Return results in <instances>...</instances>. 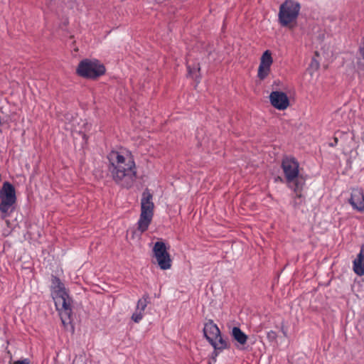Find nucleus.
I'll return each instance as SVG.
<instances>
[{"mask_svg": "<svg viewBox=\"0 0 364 364\" xmlns=\"http://www.w3.org/2000/svg\"><path fill=\"white\" fill-rule=\"evenodd\" d=\"M341 134V132H336V136L333 138V141L329 143V146L331 147L335 146L338 144V135Z\"/></svg>", "mask_w": 364, "mask_h": 364, "instance_id": "obj_23", "label": "nucleus"}, {"mask_svg": "<svg viewBox=\"0 0 364 364\" xmlns=\"http://www.w3.org/2000/svg\"><path fill=\"white\" fill-rule=\"evenodd\" d=\"M210 344L215 350H223L228 347L227 342L221 336V333H220V336H218L217 339H214Z\"/></svg>", "mask_w": 364, "mask_h": 364, "instance_id": "obj_14", "label": "nucleus"}, {"mask_svg": "<svg viewBox=\"0 0 364 364\" xmlns=\"http://www.w3.org/2000/svg\"><path fill=\"white\" fill-rule=\"evenodd\" d=\"M154 264L159 265V241L155 242L154 248Z\"/></svg>", "mask_w": 364, "mask_h": 364, "instance_id": "obj_17", "label": "nucleus"}, {"mask_svg": "<svg viewBox=\"0 0 364 364\" xmlns=\"http://www.w3.org/2000/svg\"><path fill=\"white\" fill-rule=\"evenodd\" d=\"M271 105L278 110H284L289 105L287 95L282 91H272L269 95Z\"/></svg>", "mask_w": 364, "mask_h": 364, "instance_id": "obj_8", "label": "nucleus"}, {"mask_svg": "<svg viewBox=\"0 0 364 364\" xmlns=\"http://www.w3.org/2000/svg\"><path fill=\"white\" fill-rule=\"evenodd\" d=\"M353 269L358 276L364 274V243L361 245L360 252L353 262Z\"/></svg>", "mask_w": 364, "mask_h": 364, "instance_id": "obj_12", "label": "nucleus"}, {"mask_svg": "<svg viewBox=\"0 0 364 364\" xmlns=\"http://www.w3.org/2000/svg\"><path fill=\"white\" fill-rule=\"evenodd\" d=\"M13 364H30V361L28 359L26 358L21 360H17L14 362Z\"/></svg>", "mask_w": 364, "mask_h": 364, "instance_id": "obj_25", "label": "nucleus"}, {"mask_svg": "<svg viewBox=\"0 0 364 364\" xmlns=\"http://www.w3.org/2000/svg\"><path fill=\"white\" fill-rule=\"evenodd\" d=\"M0 211L2 218H4L14 210V205L16 201V190L9 182L5 181L0 189Z\"/></svg>", "mask_w": 364, "mask_h": 364, "instance_id": "obj_5", "label": "nucleus"}, {"mask_svg": "<svg viewBox=\"0 0 364 364\" xmlns=\"http://www.w3.org/2000/svg\"><path fill=\"white\" fill-rule=\"evenodd\" d=\"M154 203L152 201V195L149 190L146 189L141 198V213L137 222V229L133 231L132 237H141V235L145 232L153 218Z\"/></svg>", "mask_w": 364, "mask_h": 364, "instance_id": "obj_3", "label": "nucleus"}, {"mask_svg": "<svg viewBox=\"0 0 364 364\" xmlns=\"http://www.w3.org/2000/svg\"><path fill=\"white\" fill-rule=\"evenodd\" d=\"M281 331H282V333L284 334V336H287V330L284 328V326H282V328H281Z\"/></svg>", "mask_w": 364, "mask_h": 364, "instance_id": "obj_28", "label": "nucleus"}, {"mask_svg": "<svg viewBox=\"0 0 364 364\" xmlns=\"http://www.w3.org/2000/svg\"><path fill=\"white\" fill-rule=\"evenodd\" d=\"M301 10V4L294 0H285L280 6L278 14L279 23L287 27L296 21Z\"/></svg>", "mask_w": 364, "mask_h": 364, "instance_id": "obj_4", "label": "nucleus"}, {"mask_svg": "<svg viewBox=\"0 0 364 364\" xmlns=\"http://www.w3.org/2000/svg\"><path fill=\"white\" fill-rule=\"evenodd\" d=\"M125 152L123 155L112 151L109 154L108 159L114 180L122 186L129 187L134 181L136 172L134 159L127 151Z\"/></svg>", "mask_w": 364, "mask_h": 364, "instance_id": "obj_1", "label": "nucleus"}, {"mask_svg": "<svg viewBox=\"0 0 364 364\" xmlns=\"http://www.w3.org/2000/svg\"><path fill=\"white\" fill-rule=\"evenodd\" d=\"M218 355V353L215 350L213 353L212 358L214 360V362L216 361V358H217Z\"/></svg>", "mask_w": 364, "mask_h": 364, "instance_id": "obj_27", "label": "nucleus"}, {"mask_svg": "<svg viewBox=\"0 0 364 364\" xmlns=\"http://www.w3.org/2000/svg\"><path fill=\"white\" fill-rule=\"evenodd\" d=\"M212 54H213V53H212L211 51H210V53H209V55H212Z\"/></svg>", "mask_w": 364, "mask_h": 364, "instance_id": "obj_29", "label": "nucleus"}, {"mask_svg": "<svg viewBox=\"0 0 364 364\" xmlns=\"http://www.w3.org/2000/svg\"><path fill=\"white\" fill-rule=\"evenodd\" d=\"M148 302V298L146 296H143L141 299H139L136 310L143 312L146 309Z\"/></svg>", "mask_w": 364, "mask_h": 364, "instance_id": "obj_18", "label": "nucleus"}, {"mask_svg": "<svg viewBox=\"0 0 364 364\" xmlns=\"http://www.w3.org/2000/svg\"><path fill=\"white\" fill-rule=\"evenodd\" d=\"M276 336H277V334L274 331H270L268 332L267 333V337L269 338V339H274L276 338Z\"/></svg>", "mask_w": 364, "mask_h": 364, "instance_id": "obj_26", "label": "nucleus"}, {"mask_svg": "<svg viewBox=\"0 0 364 364\" xmlns=\"http://www.w3.org/2000/svg\"><path fill=\"white\" fill-rule=\"evenodd\" d=\"M187 69H188V75L189 76H192L193 73L196 71V67L191 68V65H187Z\"/></svg>", "mask_w": 364, "mask_h": 364, "instance_id": "obj_24", "label": "nucleus"}, {"mask_svg": "<svg viewBox=\"0 0 364 364\" xmlns=\"http://www.w3.org/2000/svg\"><path fill=\"white\" fill-rule=\"evenodd\" d=\"M270 72V67H265L262 65H259L258 68L257 76L259 79H265Z\"/></svg>", "mask_w": 364, "mask_h": 364, "instance_id": "obj_16", "label": "nucleus"}, {"mask_svg": "<svg viewBox=\"0 0 364 364\" xmlns=\"http://www.w3.org/2000/svg\"><path fill=\"white\" fill-rule=\"evenodd\" d=\"M302 198H303V196H302L301 191L294 193V202H293L294 205L295 206L299 205L301 202Z\"/></svg>", "mask_w": 364, "mask_h": 364, "instance_id": "obj_21", "label": "nucleus"}, {"mask_svg": "<svg viewBox=\"0 0 364 364\" xmlns=\"http://www.w3.org/2000/svg\"><path fill=\"white\" fill-rule=\"evenodd\" d=\"M281 168L284 172L287 183L295 181L299 175V164L295 157L284 156L282 159Z\"/></svg>", "mask_w": 364, "mask_h": 364, "instance_id": "obj_7", "label": "nucleus"}, {"mask_svg": "<svg viewBox=\"0 0 364 364\" xmlns=\"http://www.w3.org/2000/svg\"><path fill=\"white\" fill-rule=\"evenodd\" d=\"M168 248L169 247L161 240V269L162 270L169 269L172 266V259L168 252Z\"/></svg>", "mask_w": 364, "mask_h": 364, "instance_id": "obj_11", "label": "nucleus"}, {"mask_svg": "<svg viewBox=\"0 0 364 364\" xmlns=\"http://www.w3.org/2000/svg\"><path fill=\"white\" fill-rule=\"evenodd\" d=\"M231 336L234 341L241 346L245 345L248 338L247 336L237 326H234L232 328Z\"/></svg>", "mask_w": 364, "mask_h": 364, "instance_id": "obj_13", "label": "nucleus"}, {"mask_svg": "<svg viewBox=\"0 0 364 364\" xmlns=\"http://www.w3.org/2000/svg\"><path fill=\"white\" fill-rule=\"evenodd\" d=\"M77 74L82 77L95 78L105 72L102 64L97 60H84L80 62L77 69Z\"/></svg>", "mask_w": 364, "mask_h": 364, "instance_id": "obj_6", "label": "nucleus"}, {"mask_svg": "<svg viewBox=\"0 0 364 364\" xmlns=\"http://www.w3.org/2000/svg\"><path fill=\"white\" fill-rule=\"evenodd\" d=\"M51 294L56 309L59 311L61 321L65 326L70 322V318L72 314L71 301L64 284L56 277L52 278Z\"/></svg>", "mask_w": 364, "mask_h": 364, "instance_id": "obj_2", "label": "nucleus"}, {"mask_svg": "<svg viewBox=\"0 0 364 364\" xmlns=\"http://www.w3.org/2000/svg\"><path fill=\"white\" fill-rule=\"evenodd\" d=\"M348 203L353 209L359 211H364V194L361 189H353Z\"/></svg>", "mask_w": 364, "mask_h": 364, "instance_id": "obj_9", "label": "nucleus"}, {"mask_svg": "<svg viewBox=\"0 0 364 364\" xmlns=\"http://www.w3.org/2000/svg\"><path fill=\"white\" fill-rule=\"evenodd\" d=\"M143 318V312L136 310L135 312L132 314V319L135 323H139Z\"/></svg>", "mask_w": 364, "mask_h": 364, "instance_id": "obj_19", "label": "nucleus"}, {"mask_svg": "<svg viewBox=\"0 0 364 364\" xmlns=\"http://www.w3.org/2000/svg\"><path fill=\"white\" fill-rule=\"evenodd\" d=\"M204 337L209 343H212L214 339H217L220 336V331L218 326L213 320H209L204 325L203 329Z\"/></svg>", "mask_w": 364, "mask_h": 364, "instance_id": "obj_10", "label": "nucleus"}, {"mask_svg": "<svg viewBox=\"0 0 364 364\" xmlns=\"http://www.w3.org/2000/svg\"><path fill=\"white\" fill-rule=\"evenodd\" d=\"M358 50L360 56L364 60V36L360 40Z\"/></svg>", "mask_w": 364, "mask_h": 364, "instance_id": "obj_22", "label": "nucleus"}, {"mask_svg": "<svg viewBox=\"0 0 364 364\" xmlns=\"http://www.w3.org/2000/svg\"><path fill=\"white\" fill-rule=\"evenodd\" d=\"M292 186H289V187L293 191L294 193L299 192L301 189V185L299 182L297 181V179L295 181H293Z\"/></svg>", "mask_w": 364, "mask_h": 364, "instance_id": "obj_20", "label": "nucleus"}, {"mask_svg": "<svg viewBox=\"0 0 364 364\" xmlns=\"http://www.w3.org/2000/svg\"><path fill=\"white\" fill-rule=\"evenodd\" d=\"M273 63L272 53L269 50H266L262 55L259 65L265 67H271Z\"/></svg>", "mask_w": 364, "mask_h": 364, "instance_id": "obj_15", "label": "nucleus"}]
</instances>
